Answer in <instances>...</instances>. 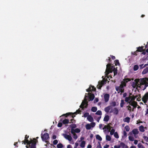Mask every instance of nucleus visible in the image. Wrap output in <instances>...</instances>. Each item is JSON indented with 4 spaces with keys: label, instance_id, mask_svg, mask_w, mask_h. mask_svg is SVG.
Segmentation results:
<instances>
[{
    "label": "nucleus",
    "instance_id": "f257e3e1",
    "mask_svg": "<svg viewBox=\"0 0 148 148\" xmlns=\"http://www.w3.org/2000/svg\"><path fill=\"white\" fill-rule=\"evenodd\" d=\"M29 138V136L26 135L25 136V139L24 141H22L23 144L24 143L25 145H27L26 147L27 146L29 147H30L31 148H35V145H36V140L35 138L32 139L31 138L29 140L28 139Z\"/></svg>",
    "mask_w": 148,
    "mask_h": 148
},
{
    "label": "nucleus",
    "instance_id": "f03ea898",
    "mask_svg": "<svg viewBox=\"0 0 148 148\" xmlns=\"http://www.w3.org/2000/svg\"><path fill=\"white\" fill-rule=\"evenodd\" d=\"M139 84L136 87V89L138 90V88H140L143 90H145L148 86V77L141 79Z\"/></svg>",
    "mask_w": 148,
    "mask_h": 148
},
{
    "label": "nucleus",
    "instance_id": "7ed1b4c3",
    "mask_svg": "<svg viewBox=\"0 0 148 148\" xmlns=\"http://www.w3.org/2000/svg\"><path fill=\"white\" fill-rule=\"evenodd\" d=\"M87 95V94L86 93L85 97L84 98V101L82 102L79 106L80 108H82V110H83L84 108H86L87 107L88 102L87 101V99L86 98V97H88V96L86 95Z\"/></svg>",
    "mask_w": 148,
    "mask_h": 148
},
{
    "label": "nucleus",
    "instance_id": "20e7f679",
    "mask_svg": "<svg viewBox=\"0 0 148 148\" xmlns=\"http://www.w3.org/2000/svg\"><path fill=\"white\" fill-rule=\"evenodd\" d=\"M41 137L42 140L43 141H45L46 143H49L48 140L49 139V137L48 133H46L44 134L42 133L41 134Z\"/></svg>",
    "mask_w": 148,
    "mask_h": 148
},
{
    "label": "nucleus",
    "instance_id": "39448f33",
    "mask_svg": "<svg viewBox=\"0 0 148 148\" xmlns=\"http://www.w3.org/2000/svg\"><path fill=\"white\" fill-rule=\"evenodd\" d=\"M115 89L118 93L121 92V95L122 93L124 92V87L122 85H120L119 86H116Z\"/></svg>",
    "mask_w": 148,
    "mask_h": 148
},
{
    "label": "nucleus",
    "instance_id": "423d86ee",
    "mask_svg": "<svg viewBox=\"0 0 148 148\" xmlns=\"http://www.w3.org/2000/svg\"><path fill=\"white\" fill-rule=\"evenodd\" d=\"M142 101L145 103H147L148 101V92H146L142 98Z\"/></svg>",
    "mask_w": 148,
    "mask_h": 148
},
{
    "label": "nucleus",
    "instance_id": "0eeeda50",
    "mask_svg": "<svg viewBox=\"0 0 148 148\" xmlns=\"http://www.w3.org/2000/svg\"><path fill=\"white\" fill-rule=\"evenodd\" d=\"M75 114H74V112H68L65 114H63L61 116H60V117L62 116H65L66 117H67L71 115L72 117L73 118H74L75 116Z\"/></svg>",
    "mask_w": 148,
    "mask_h": 148
},
{
    "label": "nucleus",
    "instance_id": "6e6552de",
    "mask_svg": "<svg viewBox=\"0 0 148 148\" xmlns=\"http://www.w3.org/2000/svg\"><path fill=\"white\" fill-rule=\"evenodd\" d=\"M113 67V66H112L111 64H108L106 65V72L108 73H109L110 69H112Z\"/></svg>",
    "mask_w": 148,
    "mask_h": 148
},
{
    "label": "nucleus",
    "instance_id": "1a4fd4ad",
    "mask_svg": "<svg viewBox=\"0 0 148 148\" xmlns=\"http://www.w3.org/2000/svg\"><path fill=\"white\" fill-rule=\"evenodd\" d=\"M96 90V88L93 86H91L88 88L86 90L87 92H92V91H95Z\"/></svg>",
    "mask_w": 148,
    "mask_h": 148
},
{
    "label": "nucleus",
    "instance_id": "9d476101",
    "mask_svg": "<svg viewBox=\"0 0 148 148\" xmlns=\"http://www.w3.org/2000/svg\"><path fill=\"white\" fill-rule=\"evenodd\" d=\"M104 98L105 102H107L109 100L110 95L109 94L106 93L104 95Z\"/></svg>",
    "mask_w": 148,
    "mask_h": 148
},
{
    "label": "nucleus",
    "instance_id": "9b49d317",
    "mask_svg": "<svg viewBox=\"0 0 148 148\" xmlns=\"http://www.w3.org/2000/svg\"><path fill=\"white\" fill-rule=\"evenodd\" d=\"M63 136L64 138L66 139H67L69 141H71L72 139V138L70 135H68L66 134H63Z\"/></svg>",
    "mask_w": 148,
    "mask_h": 148
},
{
    "label": "nucleus",
    "instance_id": "f8f14e48",
    "mask_svg": "<svg viewBox=\"0 0 148 148\" xmlns=\"http://www.w3.org/2000/svg\"><path fill=\"white\" fill-rule=\"evenodd\" d=\"M89 95L88 97L90 101H92L95 98V95L93 94L88 93Z\"/></svg>",
    "mask_w": 148,
    "mask_h": 148
},
{
    "label": "nucleus",
    "instance_id": "ddd939ff",
    "mask_svg": "<svg viewBox=\"0 0 148 148\" xmlns=\"http://www.w3.org/2000/svg\"><path fill=\"white\" fill-rule=\"evenodd\" d=\"M144 47L141 46V47H139L137 48V49L136 50V52H142L144 51Z\"/></svg>",
    "mask_w": 148,
    "mask_h": 148
},
{
    "label": "nucleus",
    "instance_id": "4468645a",
    "mask_svg": "<svg viewBox=\"0 0 148 148\" xmlns=\"http://www.w3.org/2000/svg\"><path fill=\"white\" fill-rule=\"evenodd\" d=\"M132 132L134 135H137L138 134L139 132L137 129H133Z\"/></svg>",
    "mask_w": 148,
    "mask_h": 148
},
{
    "label": "nucleus",
    "instance_id": "2eb2a0df",
    "mask_svg": "<svg viewBox=\"0 0 148 148\" xmlns=\"http://www.w3.org/2000/svg\"><path fill=\"white\" fill-rule=\"evenodd\" d=\"M87 119L90 122H92L94 120L93 117L90 115L87 117Z\"/></svg>",
    "mask_w": 148,
    "mask_h": 148
},
{
    "label": "nucleus",
    "instance_id": "dca6fc26",
    "mask_svg": "<svg viewBox=\"0 0 148 148\" xmlns=\"http://www.w3.org/2000/svg\"><path fill=\"white\" fill-rule=\"evenodd\" d=\"M113 112L114 114L117 115L119 113V110L117 108H115L113 110Z\"/></svg>",
    "mask_w": 148,
    "mask_h": 148
},
{
    "label": "nucleus",
    "instance_id": "f3484780",
    "mask_svg": "<svg viewBox=\"0 0 148 148\" xmlns=\"http://www.w3.org/2000/svg\"><path fill=\"white\" fill-rule=\"evenodd\" d=\"M111 109V106H109L104 108V111L106 113H108Z\"/></svg>",
    "mask_w": 148,
    "mask_h": 148
},
{
    "label": "nucleus",
    "instance_id": "a211bd4d",
    "mask_svg": "<svg viewBox=\"0 0 148 148\" xmlns=\"http://www.w3.org/2000/svg\"><path fill=\"white\" fill-rule=\"evenodd\" d=\"M132 101L131 100L130 101L128 102L129 104L130 105L132 106H134V105H137V103L134 101Z\"/></svg>",
    "mask_w": 148,
    "mask_h": 148
},
{
    "label": "nucleus",
    "instance_id": "6ab92c4d",
    "mask_svg": "<svg viewBox=\"0 0 148 148\" xmlns=\"http://www.w3.org/2000/svg\"><path fill=\"white\" fill-rule=\"evenodd\" d=\"M62 123L64 124H68L69 123V120L67 119H65L62 121Z\"/></svg>",
    "mask_w": 148,
    "mask_h": 148
},
{
    "label": "nucleus",
    "instance_id": "aec40b11",
    "mask_svg": "<svg viewBox=\"0 0 148 148\" xmlns=\"http://www.w3.org/2000/svg\"><path fill=\"white\" fill-rule=\"evenodd\" d=\"M109 116L108 115H107L105 116L103 119V121H104L107 122L109 121Z\"/></svg>",
    "mask_w": 148,
    "mask_h": 148
},
{
    "label": "nucleus",
    "instance_id": "412c9836",
    "mask_svg": "<svg viewBox=\"0 0 148 148\" xmlns=\"http://www.w3.org/2000/svg\"><path fill=\"white\" fill-rule=\"evenodd\" d=\"M130 118L129 117H126L123 119V121L125 122H126L129 123L130 122Z\"/></svg>",
    "mask_w": 148,
    "mask_h": 148
},
{
    "label": "nucleus",
    "instance_id": "4be33fe9",
    "mask_svg": "<svg viewBox=\"0 0 148 148\" xmlns=\"http://www.w3.org/2000/svg\"><path fill=\"white\" fill-rule=\"evenodd\" d=\"M85 144H86V142H85V141H82L81 142V143L80 144V146L82 148H84L85 146Z\"/></svg>",
    "mask_w": 148,
    "mask_h": 148
},
{
    "label": "nucleus",
    "instance_id": "5701e85b",
    "mask_svg": "<svg viewBox=\"0 0 148 148\" xmlns=\"http://www.w3.org/2000/svg\"><path fill=\"white\" fill-rule=\"evenodd\" d=\"M111 128H112L109 125H105L103 129H107V130H109V131L111 130Z\"/></svg>",
    "mask_w": 148,
    "mask_h": 148
},
{
    "label": "nucleus",
    "instance_id": "b1692460",
    "mask_svg": "<svg viewBox=\"0 0 148 148\" xmlns=\"http://www.w3.org/2000/svg\"><path fill=\"white\" fill-rule=\"evenodd\" d=\"M131 80V79L128 78H125L123 79V81H124L126 84V83H127L128 82H130Z\"/></svg>",
    "mask_w": 148,
    "mask_h": 148
},
{
    "label": "nucleus",
    "instance_id": "393cba45",
    "mask_svg": "<svg viewBox=\"0 0 148 148\" xmlns=\"http://www.w3.org/2000/svg\"><path fill=\"white\" fill-rule=\"evenodd\" d=\"M97 110V108L96 107H92L91 109V110L93 112H95Z\"/></svg>",
    "mask_w": 148,
    "mask_h": 148
},
{
    "label": "nucleus",
    "instance_id": "a878e982",
    "mask_svg": "<svg viewBox=\"0 0 148 148\" xmlns=\"http://www.w3.org/2000/svg\"><path fill=\"white\" fill-rule=\"evenodd\" d=\"M139 130L140 131L142 132H143L145 131V130H144V127L142 125H141L139 127Z\"/></svg>",
    "mask_w": 148,
    "mask_h": 148
},
{
    "label": "nucleus",
    "instance_id": "bb28decb",
    "mask_svg": "<svg viewBox=\"0 0 148 148\" xmlns=\"http://www.w3.org/2000/svg\"><path fill=\"white\" fill-rule=\"evenodd\" d=\"M96 139L101 141L102 140L101 137L98 134L96 136Z\"/></svg>",
    "mask_w": 148,
    "mask_h": 148
},
{
    "label": "nucleus",
    "instance_id": "cd10ccee",
    "mask_svg": "<svg viewBox=\"0 0 148 148\" xmlns=\"http://www.w3.org/2000/svg\"><path fill=\"white\" fill-rule=\"evenodd\" d=\"M70 127L71 128V129H74L76 127L77 125L75 124H72L70 125Z\"/></svg>",
    "mask_w": 148,
    "mask_h": 148
},
{
    "label": "nucleus",
    "instance_id": "c85d7f7f",
    "mask_svg": "<svg viewBox=\"0 0 148 148\" xmlns=\"http://www.w3.org/2000/svg\"><path fill=\"white\" fill-rule=\"evenodd\" d=\"M86 128L87 130H90L91 128V125L89 124H87L86 125Z\"/></svg>",
    "mask_w": 148,
    "mask_h": 148
},
{
    "label": "nucleus",
    "instance_id": "c756f323",
    "mask_svg": "<svg viewBox=\"0 0 148 148\" xmlns=\"http://www.w3.org/2000/svg\"><path fill=\"white\" fill-rule=\"evenodd\" d=\"M138 66L137 65H135L134 66L133 70L134 71H136L138 69Z\"/></svg>",
    "mask_w": 148,
    "mask_h": 148
},
{
    "label": "nucleus",
    "instance_id": "7c9ffc66",
    "mask_svg": "<svg viewBox=\"0 0 148 148\" xmlns=\"http://www.w3.org/2000/svg\"><path fill=\"white\" fill-rule=\"evenodd\" d=\"M95 114L97 115H100L101 116L102 115V112L101 110H99L96 112Z\"/></svg>",
    "mask_w": 148,
    "mask_h": 148
},
{
    "label": "nucleus",
    "instance_id": "2f4dec72",
    "mask_svg": "<svg viewBox=\"0 0 148 148\" xmlns=\"http://www.w3.org/2000/svg\"><path fill=\"white\" fill-rule=\"evenodd\" d=\"M138 148H145V147L141 143H140L138 144Z\"/></svg>",
    "mask_w": 148,
    "mask_h": 148
},
{
    "label": "nucleus",
    "instance_id": "473e14b6",
    "mask_svg": "<svg viewBox=\"0 0 148 148\" xmlns=\"http://www.w3.org/2000/svg\"><path fill=\"white\" fill-rule=\"evenodd\" d=\"M124 104L125 102H124V100H121V103L120 104V106L121 107V108L123 107Z\"/></svg>",
    "mask_w": 148,
    "mask_h": 148
},
{
    "label": "nucleus",
    "instance_id": "72a5a7b5",
    "mask_svg": "<svg viewBox=\"0 0 148 148\" xmlns=\"http://www.w3.org/2000/svg\"><path fill=\"white\" fill-rule=\"evenodd\" d=\"M120 145H121V147L122 148H124L126 146L125 144L123 142H121L120 143Z\"/></svg>",
    "mask_w": 148,
    "mask_h": 148
},
{
    "label": "nucleus",
    "instance_id": "f704fd0d",
    "mask_svg": "<svg viewBox=\"0 0 148 148\" xmlns=\"http://www.w3.org/2000/svg\"><path fill=\"white\" fill-rule=\"evenodd\" d=\"M106 140L108 141H110L111 140V137L110 136L108 135H107L106 136Z\"/></svg>",
    "mask_w": 148,
    "mask_h": 148
},
{
    "label": "nucleus",
    "instance_id": "c9c22d12",
    "mask_svg": "<svg viewBox=\"0 0 148 148\" xmlns=\"http://www.w3.org/2000/svg\"><path fill=\"white\" fill-rule=\"evenodd\" d=\"M114 137L116 138H119V136L117 132H116L114 134Z\"/></svg>",
    "mask_w": 148,
    "mask_h": 148
},
{
    "label": "nucleus",
    "instance_id": "e433bc0d",
    "mask_svg": "<svg viewBox=\"0 0 148 148\" xmlns=\"http://www.w3.org/2000/svg\"><path fill=\"white\" fill-rule=\"evenodd\" d=\"M63 147V145L61 143H59L57 145V147L58 148H62Z\"/></svg>",
    "mask_w": 148,
    "mask_h": 148
},
{
    "label": "nucleus",
    "instance_id": "4c0bfd02",
    "mask_svg": "<svg viewBox=\"0 0 148 148\" xmlns=\"http://www.w3.org/2000/svg\"><path fill=\"white\" fill-rule=\"evenodd\" d=\"M137 85H138L136 83L134 82H133L132 86L133 88H136L137 86Z\"/></svg>",
    "mask_w": 148,
    "mask_h": 148
},
{
    "label": "nucleus",
    "instance_id": "58836bf2",
    "mask_svg": "<svg viewBox=\"0 0 148 148\" xmlns=\"http://www.w3.org/2000/svg\"><path fill=\"white\" fill-rule=\"evenodd\" d=\"M120 85H122L123 87H125L126 86V84L123 81H122L121 82V84Z\"/></svg>",
    "mask_w": 148,
    "mask_h": 148
},
{
    "label": "nucleus",
    "instance_id": "ea45409f",
    "mask_svg": "<svg viewBox=\"0 0 148 148\" xmlns=\"http://www.w3.org/2000/svg\"><path fill=\"white\" fill-rule=\"evenodd\" d=\"M129 140L131 141H133L134 140V138L133 136H130L128 137Z\"/></svg>",
    "mask_w": 148,
    "mask_h": 148
},
{
    "label": "nucleus",
    "instance_id": "a19ab883",
    "mask_svg": "<svg viewBox=\"0 0 148 148\" xmlns=\"http://www.w3.org/2000/svg\"><path fill=\"white\" fill-rule=\"evenodd\" d=\"M125 130H126V131L127 132L129 131L130 130V128L128 125H126L125 127Z\"/></svg>",
    "mask_w": 148,
    "mask_h": 148
},
{
    "label": "nucleus",
    "instance_id": "79ce46f5",
    "mask_svg": "<svg viewBox=\"0 0 148 148\" xmlns=\"http://www.w3.org/2000/svg\"><path fill=\"white\" fill-rule=\"evenodd\" d=\"M115 130L114 129H112L110 132V134L111 135H113L114 134L115 132Z\"/></svg>",
    "mask_w": 148,
    "mask_h": 148
},
{
    "label": "nucleus",
    "instance_id": "37998d69",
    "mask_svg": "<svg viewBox=\"0 0 148 148\" xmlns=\"http://www.w3.org/2000/svg\"><path fill=\"white\" fill-rule=\"evenodd\" d=\"M138 96L137 95H136L135 96L133 95L132 97H132L131 100L133 101H134L135 99Z\"/></svg>",
    "mask_w": 148,
    "mask_h": 148
},
{
    "label": "nucleus",
    "instance_id": "c03bdc74",
    "mask_svg": "<svg viewBox=\"0 0 148 148\" xmlns=\"http://www.w3.org/2000/svg\"><path fill=\"white\" fill-rule=\"evenodd\" d=\"M81 112V110L79 108L77 110L76 112H74V114H77V113L79 114Z\"/></svg>",
    "mask_w": 148,
    "mask_h": 148
},
{
    "label": "nucleus",
    "instance_id": "a18cd8bd",
    "mask_svg": "<svg viewBox=\"0 0 148 148\" xmlns=\"http://www.w3.org/2000/svg\"><path fill=\"white\" fill-rule=\"evenodd\" d=\"M114 62L115 63V65H120V63L119 62V60H116L114 61Z\"/></svg>",
    "mask_w": 148,
    "mask_h": 148
},
{
    "label": "nucleus",
    "instance_id": "49530a36",
    "mask_svg": "<svg viewBox=\"0 0 148 148\" xmlns=\"http://www.w3.org/2000/svg\"><path fill=\"white\" fill-rule=\"evenodd\" d=\"M130 97H126L125 99V102H128L130 100Z\"/></svg>",
    "mask_w": 148,
    "mask_h": 148
},
{
    "label": "nucleus",
    "instance_id": "de8ad7c7",
    "mask_svg": "<svg viewBox=\"0 0 148 148\" xmlns=\"http://www.w3.org/2000/svg\"><path fill=\"white\" fill-rule=\"evenodd\" d=\"M139 80L138 79H135L134 80V81L135 82V83H136L138 85H139Z\"/></svg>",
    "mask_w": 148,
    "mask_h": 148
},
{
    "label": "nucleus",
    "instance_id": "09e8293b",
    "mask_svg": "<svg viewBox=\"0 0 148 148\" xmlns=\"http://www.w3.org/2000/svg\"><path fill=\"white\" fill-rule=\"evenodd\" d=\"M110 104L112 106L114 107L116 106V102L115 101H112Z\"/></svg>",
    "mask_w": 148,
    "mask_h": 148
},
{
    "label": "nucleus",
    "instance_id": "8fccbe9b",
    "mask_svg": "<svg viewBox=\"0 0 148 148\" xmlns=\"http://www.w3.org/2000/svg\"><path fill=\"white\" fill-rule=\"evenodd\" d=\"M71 133L72 134H73V135L74 134H75V129H71Z\"/></svg>",
    "mask_w": 148,
    "mask_h": 148
},
{
    "label": "nucleus",
    "instance_id": "3c124183",
    "mask_svg": "<svg viewBox=\"0 0 148 148\" xmlns=\"http://www.w3.org/2000/svg\"><path fill=\"white\" fill-rule=\"evenodd\" d=\"M73 138L75 140L78 138L76 134L73 135Z\"/></svg>",
    "mask_w": 148,
    "mask_h": 148
},
{
    "label": "nucleus",
    "instance_id": "603ef678",
    "mask_svg": "<svg viewBox=\"0 0 148 148\" xmlns=\"http://www.w3.org/2000/svg\"><path fill=\"white\" fill-rule=\"evenodd\" d=\"M91 127H94L95 125V122H92L90 123Z\"/></svg>",
    "mask_w": 148,
    "mask_h": 148
},
{
    "label": "nucleus",
    "instance_id": "864d4df0",
    "mask_svg": "<svg viewBox=\"0 0 148 148\" xmlns=\"http://www.w3.org/2000/svg\"><path fill=\"white\" fill-rule=\"evenodd\" d=\"M89 115V114L88 113L86 112L84 114V117H86Z\"/></svg>",
    "mask_w": 148,
    "mask_h": 148
},
{
    "label": "nucleus",
    "instance_id": "5fc2aeb1",
    "mask_svg": "<svg viewBox=\"0 0 148 148\" xmlns=\"http://www.w3.org/2000/svg\"><path fill=\"white\" fill-rule=\"evenodd\" d=\"M75 133H79L80 132V130L79 128H76L75 129Z\"/></svg>",
    "mask_w": 148,
    "mask_h": 148
},
{
    "label": "nucleus",
    "instance_id": "6e6d98bb",
    "mask_svg": "<svg viewBox=\"0 0 148 148\" xmlns=\"http://www.w3.org/2000/svg\"><path fill=\"white\" fill-rule=\"evenodd\" d=\"M58 141L57 140H54L53 142V143L54 145H56L58 143Z\"/></svg>",
    "mask_w": 148,
    "mask_h": 148
},
{
    "label": "nucleus",
    "instance_id": "4d7b16f0",
    "mask_svg": "<svg viewBox=\"0 0 148 148\" xmlns=\"http://www.w3.org/2000/svg\"><path fill=\"white\" fill-rule=\"evenodd\" d=\"M143 138L147 142H148V137L146 136H144Z\"/></svg>",
    "mask_w": 148,
    "mask_h": 148
},
{
    "label": "nucleus",
    "instance_id": "13d9d810",
    "mask_svg": "<svg viewBox=\"0 0 148 148\" xmlns=\"http://www.w3.org/2000/svg\"><path fill=\"white\" fill-rule=\"evenodd\" d=\"M62 123H62L59 122L58 125V127H61L62 125Z\"/></svg>",
    "mask_w": 148,
    "mask_h": 148
},
{
    "label": "nucleus",
    "instance_id": "bf43d9fd",
    "mask_svg": "<svg viewBox=\"0 0 148 148\" xmlns=\"http://www.w3.org/2000/svg\"><path fill=\"white\" fill-rule=\"evenodd\" d=\"M71 122H70L69 123H75V120L73 119H72L71 120Z\"/></svg>",
    "mask_w": 148,
    "mask_h": 148
},
{
    "label": "nucleus",
    "instance_id": "052dcab7",
    "mask_svg": "<svg viewBox=\"0 0 148 148\" xmlns=\"http://www.w3.org/2000/svg\"><path fill=\"white\" fill-rule=\"evenodd\" d=\"M138 52H136V51L134 52H132L131 53L133 55H135L136 56H137V53Z\"/></svg>",
    "mask_w": 148,
    "mask_h": 148
},
{
    "label": "nucleus",
    "instance_id": "680f3d73",
    "mask_svg": "<svg viewBox=\"0 0 148 148\" xmlns=\"http://www.w3.org/2000/svg\"><path fill=\"white\" fill-rule=\"evenodd\" d=\"M106 61L107 62H110L112 61L110 59V57H108V59H106Z\"/></svg>",
    "mask_w": 148,
    "mask_h": 148
},
{
    "label": "nucleus",
    "instance_id": "e2e57ef3",
    "mask_svg": "<svg viewBox=\"0 0 148 148\" xmlns=\"http://www.w3.org/2000/svg\"><path fill=\"white\" fill-rule=\"evenodd\" d=\"M101 118V116H100L97 117L96 119V120L97 121V122H99V121Z\"/></svg>",
    "mask_w": 148,
    "mask_h": 148
},
{
    "label": "nucleus",
    "instance_id": "0e129e2a",
    "mask_svg": "<svg viewBox=\"0 0 148 148\" xmlns=\"http://www.w3.org/2000/svg\"><path fill=\"white\" fill-rule=\"evenodd\" d=\"M120 147L121 145H115L114 147V148H120Z\"/></svg>",
    "mask_w": 148,
    "mask_h": 148
},
{
    "label": "nucleus",
    "instance_id": "69168bd1",
    "mask_svg": "<svg viewBox=\"0 0 148 148\" xmlns=\"http://www.w3.org/2000/svg\"><path fill=\"white\" fill-rule=\"evenodd\" d=\"M123 132L124 136L126 137H127V132H126L125 131H123Z\"/></svg>",
    "mask_w": 148,
    "mask_h": 148
},
{
    "label": "nucleus",
    "instance_id": "338daca9",
    "mask_svg": "<svg viewBox=\"0 0 148 148\" xmlns=\"http://www.w3.org/2000/svg\"><path fill=\"white\" fill-rule=\"evenodd\" d=\"M143 64H140L139 65V66L140 67V69H142L143 68H144V66H143Z\"/></svg>",
    "mask_w": 148,
    "mask_h": 148
},
{
    "label": "nucleus",
    "instance_id": "774afa93",
    "mask_svg": "<svg viewBox=\"0 0 148 148\" xmlns=\"http://www.w3.org/2000/svg\"><path fill=\"white\" fill-rule=\"evenodd\" d=\"M98 143L99 144V145L97 146L96 148H102L100 143L99 142Z\"/></svg>",
    "mask_w": 148,
    "mask_h": 148
}]
</instances>
